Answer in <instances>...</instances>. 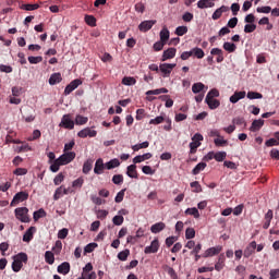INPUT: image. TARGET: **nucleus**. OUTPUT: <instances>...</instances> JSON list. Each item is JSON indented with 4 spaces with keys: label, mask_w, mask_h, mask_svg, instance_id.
<instances>
[{
    "label": "nucleus",
    "mask_w": 279,
    "mask_h": 279,
    "mask_svg": "<svg viewBox=\"0 0 279 279\" xmlns=\"http://www.w3.org/2000/svg\"><path fill=\"white\" fill-rule=\"evenodd\" d=\"M154 25H156V21H144L138 25V29L140 32H149V29H151L154 27Z\"/></svg>",
    "instance_id": "nucleus-15"
},
{
    "label": "nucleus",
    "mask_w": 279,
    "mask_h": 279,
    "mask_svg": "<svg viewBox=\"0 0 279 279\" xmlns=\"http://www.w3.org/2000/svg\"><path fill=\"white\" fill-rule=\"evenodd\" d=\"M113 184L121 185L123 184V174H114L112 177Z\"/></svg>",
    "instance_id": "nucleus-57"
},
{
    "label": "nucleus",
    "mask_w": 279,
    "mask_h": 279,
    "mask_svg": "<svg viewBox=\"0 0 279 279\" xmlns=\"http://www.w3.org/2000/svg\"><path fill=\"white\" fill-rule=\"evenodd\" d=\"M230 11V8L229 7H226V5H221L219 9H217L213 15H211V19L213 21H219V19H221V15L226 12H229Z\"/></svg>",
    "instance_id": "nucleus-14"
},
{
    "label": "nucleus",
    "mask_w": 279,
    "mask_h": 279,
    "mask_svg": "<svg viewBox=\"0 0 279 279\" xmlns=\"http://www.w3.org/2000/svg\"><path fill=\"white\" fill-rule=\"evenodd\" d=\"M247 99H263V94L257 92H248L246 94Z\"/></svg>",
    "instance_id": "nucleus-46"
},
{
    "label": "nucleus",
    "mask_w": 279,
    "mask_h": 279,
    "mask_svg": "<svg viewBox=\"0 0 279 279\" xmlns=\"http://www.w3.org/2000/svg\"><path fill=\"white\" fill-rule=\"evenodd\" d=\"M105 169H106V163H104V159L101 158L97 159L94 167V173L96 175H101Z\"/></svg>",
    "instance_id": "nucleus-12"
},
{
    "label": "nucleus",
    "mask_w": 279,
    "mask_h": 279,
    "mask_svg": "<svg viewBox=\"0 0 279 279\" xmlns=\"http://www.w3.org/2000/svg\"><path fill=\"white\" fill-rule=\"evenodd\" d=\"M58 274H62L63 276H66L71 271V264L69 262H63L61 265L57 268Z\"/></svg>",
    "instance_id": "nucleus-19"
},
{
    "label": "nucleus",
    "mask_w": 279,
    "mask_h": 279,
    "mask_svg": "<svg viewBox=\"0 0 279 279\" xmlns=\"http://www.w3.org/2000/svg\"><path fill=\"white\" fill-rule=\"evenodd\" d=\"M82 186H84V177H80L78 179L72 182L73 189H82Z\"/></svg>",
    "instance_id": "nucleus-44"
},
{
    "label": "nucleus",
    "mask_w": 279,
    "mask_h": 279,
    "mask_svg": "<svg viewBox=\"0 0 279 279\" xmlns=\"http://www.w3.org/2000/svg\"><path fill=\"white\" fill-rule=\"evenodd\" d=\"M222 47L225 51H228L229 53H234L236 51V45L230 41H226Z\"/></svg>",
    "instance_id": "nucleus-31"
},
{
    "label": "nucleus",
    "mask_w": 279,
    "mask_h": 279,
    "mask_svg": "<svg viewBox=\"0 0 279 279\" xmlns=\"http://www.w3.org/2000/svg\"><path fill=\"white\" fill-rule=\"evenodd\" d=\"M85 23H87L89 27H95L97 25V19L93 15H85Z\"/></svg>",
    "instance_id": "nucleus-43"
},
{
    "label": "nucleus",
    "mask_w": 279,
    "mask_h": 279,
    "mask_svg": "<svg viewBox=\"0 0 279 279\" xmlns=\"http://www.w3.org/2000/svg\"><path fill=\"white\" fill-rule=\"evenodd\" d=\"M185 215H191L194 219H199V210L196 207L187 208Z\"/></svg>",
    "instance_id": "nucleus-36"
},
{
    "label": "nucleus",
    "mask_w": 279,
    "mask_h": 279,
    "mask_svg": "<svg viewBox=\"0 0 279 279\" xmlns=\"http://www.w3.org/2000/svg\"><path fill=\"white\" fill-rule=\"evenodd\" d=\"M126 175L134 180H138V170H136V165H130L126 168Z\"/></svg>",
    "instance_id": "nucleus-16"
},
{
    "label": "nucleus",
    "mask_w": 279,
    "mask_h": 279,
    "mask_svg": "<svg viewBox=\"0 0 279 279\" xmlns=\"http://www.w3.org/2000/svg\"><path fill=\"white\" fill-rule=\"evenodd\" d=\"M145 117H147V113L145 112V109H137L136 110V121H143V119H145Z\"/></svg>",
    "instance_id": "nucleus-52"
},
{
    "label": "nucleus",
    "mask_w": 279,
    "mask_h": 279,
    "mask_svg": "<svg viewBox=\"0 0 279 279\" xmlns=\"http://www.w3.org/2000/svg\"><path fill=\"white\" fill-rule=\"evenodd\" d=\"M28 198L29 194L27 192H19L14 195L11 206H16L17 204H21V202H26Z\"/></svg>",
    "instance_id": "nucleus-6"
},
{
    "label": "nucleus",
    "mask_w": 279,
    "mask_h": 279,
    "mask_svg": "<svg viewBox=\"0 0 279 279\" xmlns=\"http://www.w3.org/2000/svg\"><path fill=\"white\" fill-rule=\"evenodd\" d=\"M185 239H186L187 241H191V239H195V229H193V228H187V229L185 230Z\"/></svg>",
    "instance_id": "nucleus-49"
},
{
    "label": "nucleus",
    "mask_w": 279,
    "mask_h": 279,
    "mask_svg": "<svg viewBox=\"0 0 279 279\" xmlns=\"http://www.w3.org/2000/svg\"><path fill=\"white\" fill-rule=\"evenodd\" d=\"M175 53H178V50L175 48H168L163 51L161 56V62H167V60H173V58H175Z\"/></svg>",
    "instance_id": "nucleus-9"
},
{
    "label": "nucleus",
    "mask_w": 279,
    "mask_h": 279,
    "mask_svg": "<svg viewBox=\"0 0 279 279\" xmlns=\"http://www.w3.org/2000/svg\"><path fill=\"white\" fill-rule=\"evenodd\" d=\"M165 228H167L165 222H156L150 227V232H153V234H158L159 232H162Z\"/></svg>",
    "instance_id": "nucleus-23"
},
{
    "label": "nucleus",
    "mask_w": 279,
    "mask_h": 279,
    "mask_svg": "<svg viewBox=\"0 0 279 279\" xmlns=\"http://www.w3.org/2000/svg\"><path fill=\"white\" fill-rule=\"evenodd\" d=\"M223 267H226V255L220 254L218 257V262L215 265V269H216V271H221V269H223Z\"/></svg>",
    "instance_id": "nucleus-26"
},
{
    "label": "nucleus",
    "mask_w": 279,
    "mask_h": 279,
    "mask_svg": "<svg viewBox=\"0 0 279 279\" xmlns=\"http://www.w3.org/2000/svg\"><path fill=\"white\" fill-rule=\"evenodd\" d=\"M60 167H62V163L59 159H56L51 162L50 171H52V173H58V171H60Z\"/></svg>",
    "instance_id": "nucleus-37"
},
{
    "label": "nucleus",
    "mask_w": 279,
    "mask_h": 279,
    "mask_svg": "<svg viewBox=\"0 0 279 279\" xmlns=\"http://www.w3.org/2000/svg\"><path fill=\"white\" fill-rule=\"evenodd\" d=\"M204 88H206V85H204V83H194L192 85V93H194V95H197V94L202 93V90H204Z\"/></svg>",
    "instance_id": "nucleus-30"
},
{
    "label": "nucleus",
    "mask_w": 279,
    "mask_h": 279,
    "mask_svg": "<svg viewBox=\"0 0 279 279\" xmlns=\"http://www.w3.org/2000/svg\"><path fill=\"white\" fill-rule=\"evenodd\" d=\"M123 221H125V219L120 215L112 218L113 226H123Z\"/></svg>",
    "instance_id": "nucleus-54"
},
{
    "label": "nucleus",
    "mask_w": 279,
    "mask_h": 279,
    "mask_svg": "<svg viewBox=\"0 0 279 279\" xmlns=\"http://www.w3.org/2000/svg\"><path fill=\"white\" fill-rule=\"evenodd\" d=\"M166 45L167 44H165V41L159 40L154 44L153 49H154V51H162V49H165Z\"/></svg>",
    "instance_id": "nucleus-55"
},
{
    "label": "nucleus",
    "mask_w": 279,
    "mask_h": 279,
    "mask_svg": "<svg viewBox=\"0 0 279 279\" xmlns=\"http://www.w3.org/2000/svg\"><path fill=\"white\" fill-rule=\"evenodd\" d=\"M214 143L216 145V147H225V145H228V142L226 140H223V137H218L214 140Z\"/></svg>",
    "instance_id": "nucleus-56"
},
{
    "label": "nucleus",
    "mask_w": 279,
    "mask_h": 279,
    "mask_svg": "<svg viewBox=\"0 0 279 279\" xmlns=\"http://www.w3.org/2000/svg\"><path fill=\"white\" fill-rule=\"evenodd\" d=\"M29 209L27 207H19L15 209V217L22 223H29L32 219L29 218Z\"/></svg>",
    "instance_id": "nucleus-2"
},
{
    "label": "nucleus",
    "mask_w": 279,
    "mask_h": 279,
    "mask_svg": "<svg viewBox=\"0 0 279 279\" xmlns=\"http://www.w3.org/2000/svg\"><path fill=\"white\" fill-rule=\"evenodd\" d=\"M12 258H13V262H12L11 267L15 274H19V271H21V269H23V263L25 265H27V260H29L27 253H23V252L14 255Z\"/></svg>",
    "instance_id": "nucleus-1"
},
{
    "label": "nucleus",
    "mask_w": 279,
    "mask_h": 279,
    "mask_svg": "<svg viewBox=\"0 0 279 279\" xmlns=\"http://www.w3.org/2000/svg\"><path fill=\"white\" fill-rule=\"evenodd\" d=\"M269 279H279V269H271L269 271Z\"/></svg>",
    "instance_id": "nucleus-64"
},
{
    "label": "nucleus",
    "mask_w": 279,
    "mask_h": 279,
    "mask_svg": "<svg viewBox=\"0 0 279 279\" xmlns=\"http://www.w3.org/2000/svg\"><path fill=\"white\" fill-rule=\"evenodd\" d=\"M125 197V189L121 190L120 192H118L114 202L116 204H121V202H123V198Z\"/></svg>",
    "instance_id": "nucleus-50"
},
{
    "label": "nucleus",
    "mask_w": 279,
    "mask_h": 279,
    "mask_svg": "<svg viewBox=\"0 0 279 279\" xmlns=\"http://www.w3.org/2000/svg\"><path fill=\"white\" fill-rule=\"evenodd\" d=\"M160 123H165V117L162 116H158L149 121V125H160Z\"/></svg>",
    "instance_id": "nucleus-45"
},
{
    "label": "nucleus",
    "mask_w": 279,
    "mask_h": 279,
    "mask_svg": "<svg viewBox=\"0 0 279 279\" xmlns=\"http://www.w3.org/2000/svg\"><path fill=\"white\" fill-rule=\"evenodd\" d=\"M215 97H219V92L217 89H210L205 99H215Z\"/></svg>",
    "instance_id": "nucleus-61"
},
{
    "label": "nucleus",
    "mask_w": 279,
    "mask_h": 279,
    "mask_svg": "<svg viewBox=\"0 0 279 279\" xmlns=\"http://www.w3.org/2000/svg\"><path fill=\"white\" fill-rule=\"evenodd\" d=\"M34 232H36V227H31L23 235L24 243H29L34 239Z\"/></svg>",
    "instance_id": "nucleus-24"
},
{
    "label": "nucleus",
    "mask_w": 279,
    "mask_h": 279,
    "mask_svg": "<svg viewBox=\"0 0 279 279\" xmlns=\"http://www.w3.org/2000/svg\"><path fill=\"white\" fill-rule=\"evenodd\" d=\"M192 56H195V58H198V60H202V58H204L206 53H204V50H202V48L196 47L192 49Z\"/></svg>",
    "instance_id": "nucleus-38"
},
{
    "label": "nucleus",
    "mask_w": 279,
    "mask_h": 279,
    "mask_svg": "<svg viewBox=\"0 0 279 279\" xmlns=\"http://www.w3.org/2000/svg\"><path fill=\"white\" fill-rule=\"evenodd\" d=\"M233 125H245V118L236 117L232 119Z\"/></svg>",
    "instance_id": "nucleus-62"
},
{
    "label": "nucleus",
    "mask_w": 279,
    "mask_h": 279,
    "mask_svg": "<svg viewBox=\"0 0 279 279\" xmlns=\"http://www.w3.org/2000/svg\"><path fill=\"white\" fill-rule=\"evenodd\" d=\"M191 189L193 190V193H202V185L199 184L198 181H194L192 183H190Z\"/></svg>",
    "instance_id": "nucleus-51"
},
{
    "label": "nucleus",
    "mask_w": 279,
    "mask_h": 279,
    "mask_svg": "<svg viewBox=\"0 0 279 279\" xmlns=\"http://www.w3.org/2000/svg\"><path fill=\"white\" fill-rule=\"evenodd\" d=\"M207 165L206 162H199L197 163L194 169L192 170L193 175H199L204 169H206Z\"/></svg>",
    "instance_id": "nucleus-29"
},
{
    "label": "nucleus",
    "mask_w": 279,
    "mask_h": 279,
    "mask_svg": "<svg viewBox=\"0 0 279 279\" xmlns=\"http://www.w3.org/2000/svg\"><path fill=\"white\" fill-rule=\"evenodd\" d=\"M59 125L65 130H73L75 128V122L71 120V114H64Z\"/></svg>",
    "instance_id": "nucleus-5"
},
{
    "label": "nucleus",
    "mask_w": 279,
    "mask_h": 279,
    "mask_svg": "<svg viewBox=\"0 0 279 279\" xmlns=\"http://www.w3.org/2000/svg\"><path fill=\"white\" fill-rule=\"evenodd\" d=\"M226 156H228L226 151L214 153V158L217 162H223L226 160Z\"/></svg>",
    "instance_id": "nucleus-39"
},
{
    "label": "nucleus",
    "mask_w": 279,
    "mask_h": 279,
    "mask_svg": "<svg viewBox=\"0 0 279 279\" xmlns=\"http://www.w3.org/2000/svg\"><path fill=\"white\" fill-rule=\"evenodd\" d=\"M187 33H189V27L186 26H178L175 28L177 36H184V34H187Z\"/></svg>",
    "instance_id": "nucleus-48"
},
{
    "label": "nucleus",
    "mask_w": 279,
    "mask_h": 279,
    "mask_svg": "<svg viewBox=\"0 0 279 279\" xmlns=\"http://www.w3.org/2000/svg\"><path fill=\"white\" fill-rule=\"evenodd\" d=\"M45 260L48 265H53V263H56V256L51 251L45 253Z\"/></svg>",
    "instance_id": "nucleus-34"
},
{
    "label": "nucleus",
    "mask_w": 279,
    "mask_h": 279,
    "mask_svg": "<svg viewBox=\"0 0 279 279\" xmlns=\"http://www.w3.org/2000/svg\"><path fill=\"white\" fill-rule=\"evenodd\" d=\"M221 246L209 247L205 251L203 258H209L210 256H217V254L221 253Z\"/></svg>",
    "instance_id": "nucleus-13"
},
{
    "label": "nucleus",
    "mask_w": 279,
    "mask_h": 279,
    "mask_svg": "<svg viewBox=\"0 0 279 279\" xmlns=\"http://www.w3.org/2000/svg\"><path fill=\"white\" fill-rule=\"evenodd\" d=\"M210 54L217 56L216 62H218V64H221V62L225 60L223 50H221V48H213L210 50Z\"/></svg>",
    "instance_id": "nucleus-17"
},
{
    "label": "nucleus",
    "mask_w": 279,
    "mask_h": 279,
    "mask_svg": "<svg viewBox=\"0 0 279 279\" xmlns=\"http://www.w3.org/2000/svg\"><path fill=\"white\" fill-rule=\"evenodd\" d=\"M78 86H82V80L76 78L72 81L69 85H66L64 89V95H69L70 93H73V90H75V88H77Z\"/></svg>",
    "instance_id": "nucleus-11"
},
{
    "label": "nucleus",
    "mask_w": 279,
    "mask_h": 279,
    "mask_svg": "<svg viewBox=\"0 0 279 279\" xmlns=\"http://www.w3.org/2000/svg\"><path fill=\"white\" fill-rule=\"evenodd\" d=\"M40 8V4L35 3V4H22L21 9L26 10L27 12H32L34 10H38Z\"/></svg>",
    "instance_id": "nucleus-41"
},
{
    "label": "nucleus",
    "mask_w": 279,
    "mask_h": 279,
    "mask_svg": "<svg viewBox=\"0 0 279 279\" xmlns=\"http://www.w3.org/2000/svg\"><path fill=\"white\" fill-rule=\"evenodd\" d=\"M77 136L80 138H87V136H89V138H95V136H97V131L90 128H85L77 133Z\"/></svg>",
    "instance_id": "nucleus-8"
},
{
    "label": "nucleus",
    "mask_w": 279,
    "mask_h": 279,
    "mask_svg": "<svg viewBox=\"0 0 279 279\" xmlns=\"http://www.w3.org/2000/svg\"><path fill=\"white\" fill-rule=\"evenodd\" d=\"M160 248V243L158 242V239H155L149 246H146L144 250L145 254H156L158 250Z\"/></svg>",
    "instance_id": "nucleus-10"
},
{
    "label": "nucleus",
    "mask_w": 279,
    "mask_h": 279,
    "mask_svg": "<svg viewBox=\"0 0 279 279\" xmlns=\"http://www.w3.org/2000/svg\"><path fill=\"white\" fill-rule=\"evenodd\" d=\"M128 256H130V250H124V251H121L119 254H118V258L119 260H122V262H125L128 260Z\"/></svg>",
    "instance_id": "nucleus-47"
},
{
    "label": "nucleus",
    "mask_w": 279,
    "mask_h": 279,
    "mask_svg": "<svg viewBox=\"0 0 279 279\" xmlns=\"http://www.w3.org/2000/svg\"><path fill=\"white\" fill-rule=\"evenodd\" d=\"M245 92H235L230 98L231 104H238V101H241V99H245Z\"/></svg>",
    "instance_id": "nucleus-21"
},
{
    "label": "nucleus",
    "mask_w": 279,
    "mask_h": 279,
    "mask_svg": "<svg viewBox=\"0 0 279 279\" xmlns=\"http://www.w3.org/2000/svg\"><path fill=\"white\" fill-rule=\"evenodd\" d=\"M121 84H123V86H135L136 78L133 76H124L121 81Z\"/></svg>",
    "instance_id": "nucleus-28"
},
{
    "label": "nucleus",
    "mask_w": 279,
    "mask_h": 279,
    "mask_svg": "<svg viewBox=\"0 0 279 279\" xmlns=\"http://www.w3.org/2000/svg\"><path fill=\"white\" fill-rule=\"evenodd\" d=\"M253 32H256V24H246L244 26L245 34H252Z\"/></svg>",
    "instance_id": "nucleus-58"
},
{
    "label": "nucleus",
    "mask_w": 279,
    "mask_h": 279,
    "mask_svg": "<svg viewBox=\"0 0 279 279\" xmlns=\"http://www.w3.org/2000/svg\"><path fill=\"white\" fill-rule=\"evenodd\" d=\"M97 219H106V217H108V210L106 209H100L96 213Z\"/></svg>",
    "instance_id": "nucleus-63"
},
{
    "label": "nucleus",
    "mask_w": 279,
    "mask_h": 279,
    "mask_svg": "<svg viewBox=\"0 0 279 279\" xmlns=\"http://www.w3.org/2000/svg\"><path fill=\"white\" fill-rule=\"evenodd\" d=\"M43 217H47V211H45V209H43V208L34 211V214H33L34 221H38V219H43Z\"/></svg>",
    "instance_id": "nucleus-35"
},
{
    "label": "nucleus",
    "mask_w": 279,
    "mask_h": 279,
    "mask_svg": "<svg viewBox=\"0 0 279 279\" xmlns=\"http://www.w3.org/2000/svg\"><path fill=\"white\" fill-rule=\"evenodd\" d=\"M159 36H160L161 43L167 44V41L169 40V36H170L169 29H168L167 27H163V28L160 31Z\"/></svg>",
    "instance_id": "nucleus-32"
},
{
    "label": "nucleus",
    "mask_w": 279,
    "mask_h": 279,
    "mask_svg": "<svg viewBox=\"0 0 279 279\" xmlns=\"http://www.w3.org/2000/svg\"><path fill=\"white\" fill-rule=\"evenodd\" d=\"M106 169H108V171L112 170V169H117V167H121V161H119V159L114 158L111 159L110 161L105 163Z\"/></svg>",
    "instance_id": "nucleus-27"
},
{
    "label": "nucleus",
    "mask_w": 279,
    "mask_h": 279,
    "mask_svg": "<svg viewBox=\"0 0 279 279\" xmlns=\"http://www.w3.org/2000/svg\"><path fill=\"white\" fill-rule=\"evenodd\" d=\"M205 104H207L210 110H217L221 106V102L215 98H205Z\"/></svg>",
    "instance_id": "nucleus-20"
},
{
    "label": "nucleus",
    "mask_w": 279,
    "mask_h": 279,
    "mask_svg": "<svg viewBox=\"0 0 279 279\" xmlns=\"http://www.w3.org/2000/svg\"><path fill=\"white\" fill-rule=\"evenodd\" d=\"M60 82H62V74L53 73L50 75V78H49L50 86H56V84H60Z\"/></svg>",
    "instance_id": "nucleus-25"
},
{
    "label": "nucleus",
    "mask_w": 279,
    "mask_h": 279,
    "mask_svg": "<svg viewBox=\"0 0 279 279\" xmlns=\"http://www.w3.org/2000/svg\"><path fill=\"white\" fill-rule=\"evenodd\" d=\"M88 123V118L84 116H76L75 118V124L76 125H86Z\"/></svg>",
    "instance_id": "nucleus-42"
},
{
    "label": "nucleus",
    "mask_w": 279,
    "mask_h": 279,
    "mask_svg": "<svg viewBox=\"0 0 279 279\" xmlns=\"http://www.w3.org/2000/svg\"><path fill=\"white\" fill-rule=\"evenodd\" d=\"M92 170H93V160L85 161L83 165V173L87 175V173H90Z\"/></svg>",
    "instance_id": "nucleus-40"
},
{
    "label": "nucleus",
    "mask_w": 279,
    "mask_h": 279,
    "mask_svg": "<svg viewBox=\"0 0 279 279\" xmlns=\"http://www.w3.org/2000/svg\"><path fill=\"white\" fill-rule=\"evenodd\" d=\"M159 99H162V101L166 100V108L173 107V99L169 98V95L160 96Z\"/></svg>",
    "instance_id": "nucleus-53"
},
{
    "label": "nucleus",
    "mask_w": 279,
    "mask_h": 279,
    "mask_svg": "<svg viewBox=\"0 0 279 279\" xmlns=\"http://www.w3.org/2000/svg\"><path fill=\"white\" fill-rule=\"evenodd\" d=\"M167 93H169V89H167L165 87H161V88H158V89L147 90L146 95L147 96H149V95H162V94H167Z\"/></svg>",
    "instance_id": "nucleus-33"
},
{
    "label": "nucleus",
    "mask_w": 279,
    "mask_h": 279,
    "mask_svg": "<svg viewBox=\"0 0 279 279\" xmlns=\"http://www.w3.org/2000/svg\"><path fill=\"white\" fill-rule=\"evenodd\" d=\"M175 66H178V64L175 63H161L159 65V71L162 73L163 77H169V75H171V72L173 71V69H175Z\"/></svg>",
    "instance_id": "nucleus-4"
},
{
    "label": "nucleus",
    "mask_w": 279,
    "mask_h": 279,
    "mask_svg": "<svg viewBox=\"0 0 279 279\" xmlns=\"http://www.w3.org/2000/svg\"><path fill=\"white\" fill-rule=\"evenodd\" d=\"M29 64H40L43 62V57H28Z\"/></svg>",
    "instance_id": "nucleus-59"
},
{
    "label": "nucleus",
    "mask_w": 279,
    "mask_h": 279,
    "mask_svg": "<svg viewBox=\"0 0 279 279\" xmlns=\"http://www.w3.org/2000/svg\"><path fill=\"white\" fill-rule=\"evenodd\" d=\"M58 160L61 163V166L69 165V162H73V160H75V153H73V151L65 153V154L61 155L58 158Z\"/></svg>",
    "instance_id": "nucleus-7"
},
{
    "label": "nucleus",
    "mask_w": 279,
    "mask_h": 279,
    "mask_svg": "<svg viewBox=\"0 0 279 279\" xmlns=\"http://www.w3.org/2000/svg\"><path fill=\"white\" fill-rule=\"evenodd\" d=\"M264 125H265V120H263V119L254 120L252 122L250 131L251 132H258L260 130V128H263Z\"/></svg>",
    "instance_id": "nucleus-22"
},
{
    "label": "nucleus",
    "mask_w": 279,
    "mask_h": 279,
    "mask_svg": "<svg viewBox=\"0 0 279 279\" xmlns=\"http://www.w3.org/2000/svg\"><path fill=\"white\" fill-rule=\"evenodd\" d=\"M271 219H274V210L269 209L266 213L265 218H264V221H265L263 225L264 230L269 229V226H271Z\"/></svg>",
    "instance_id": "nucleus-18"
},
{
    "label": "nucleus",
    "mask_w": 279,
    "mask_h": 279,
    "mask_svg": "<svg viewBox=\"0 0 279 279\" xmlns=\"http://www.w3.org/2000/svg\"><path fill=\"white\" fill-rule=\"evenodd\" d=\"M202 141H204V135L195 133L190 143V154H197V148L202 147Z\"/></svg>",
    "instance_id": "nucleus-3"
},
{
    "label": "nucleus",
    "mask_w": 279,
    "mask_h": 279,
    "mask_svg": "<svg viewBox=\"0 0 279 279\" xmlns=\"http://www.w3.org/2000/svg\"><path fill=\"white\" fill-rule=\"evenodd\" d=\"M52 251L54 252V254H60L62 252V242L60 240L56 242Z\"/></svg>",
    "instance_id": "nucleus-60"
}]
</instances>
